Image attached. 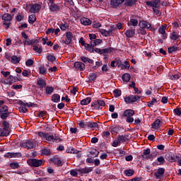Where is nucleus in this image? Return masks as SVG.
Instances as JSON below:
<instances>
[{
	"label": "nucleus",
	"instance_id": "1",
	"mask_svg": "<svg viewBox=\"0 0 181 181\" xmlns=\"http://www.w3.org/2000/svg\"><path fill=\"white\" fill-rule=\"evenodd\" d=\"M138 0H110V5L112 8H117L119 6L122 2H124L125 6H132L135 5Z\"/></svg>",
	"mask_w": 181,
	"mask_h": 181
},
{
	"label": "nucleus",
	"instance_id": "2",
	"mask_svg": "<svg viewBox=\"0 0 181 181\" xmlns=\"http://www.w3.org/2000/svg\"><path fill=\"white\" fill-rule=\"evenodd\" d=\"M36 141L33 139H28L24 142L20 144L21 148H25V149H35L36 148Z\"/></svg>",
	"mask_w": 181,
	"mask_h": 181
},
{
	"label": "nucleus",
	"instance_id": "3",
	"mask_svg": "<svg viewBox=\"0 0 181 181\" xmlns=\"http://www.w3.org/2000/svg\"><path fill=\"white\" fill-rule=\"evenodd\" d=\"M27 163L31 168H39L43 165V160H39L36 158H28L27 160Z\"/></svg>",
	"mask_w": 181,
	"mask_h": 181
},
{
	"label": "nucleus",
	"instance_id": "4",
	"mask_svg": "<svg viewBox=\"0 0 181 181\" xmlns=\"http://www.w3.org/2000/svg\"><path fill=\"white\" fill-rule=\"evenodd\" d=\"M124 100L126 104H134V103H136V101L141 100V96L134 95H126Z\"/></svg>",
	"mask_w": 181,
	"mask_h": 181
},
{
	"label": "nucleus",
	"instance_id": "5",
	"mask_svg": "<svg viewBox=\"0 0 181 181\" xmlns=\"http://www.w3.org/2000/svg\"><path fill=\"white\" fill-rule=\"evenodd\" d=\"M91 107H93L95 110H103V107H105V102L98 99L91 103Z\"/></svg>",
	"mask_w": 181,
	"mask_h": 181
},
{
	"label": "nucleus",
	"instance_id": "6",
	"mask_svg": "<svg viewBox=\"0 0 181 181\" xmlns=\"http://www.w3.org/2000/svg\"><path fill=\"white\" fill-rule=\"evenodd\" d=\"M139 26L140 29H147L148 30H151V32H153V30H155V28H152L150 23L146 21H140Z\"/></svg>",
	"mask_w": 181,
	"mask_h": 181
},
{
	"label": "nucleus",
	"instance_id": "7",
	"mask_svg": "<svg viewBox=\"0 0 181 181\" xmlns=\"http://www.w3.org/2000/svg\"><path fill=\"white\" fill-rule=\"evenodd\" d=\"M28 6L30 7V8L29 9L30 13H39V11H40V9L42 8V6L37 4H29L28 5H27L26 8H28Z\"/></svg>",
	"mask_w": 181,
	"mask_h": 181
},
{
	"label": "nucleus",
	"instance_id": "8",
	"mask_svg": "<svg viewBox=\"0 0 181 181\" xmlns=\"http://www.w3.org/2000/svg\"><path fill=\"white\" fill-rule=\"evenodd\" d=\"M73 40V33L71 32H66L65 33V40H62V43L65 45H70Z\"/></svg>",
	"mask_w": 181,
	"mask_h": 181
},
{
	"label": "nucleus",
	"instance_id": "9",
	"mask_svg": "<svg viewBox=\"0 0 181 181\" xmlns=\"http://www.w3.org/2000/svg\"><path fill=\"white\" fill-rule=\"evenodd\" d=\"M74 66L75 69L79 70V71H84V70H86V64L81 62H76Z\"/></svg>",
	"mask_w": 181,
	"mask_h": 181
},
{
	"label": "nucleus",
	"instance_id": "10",
	"mask_svg": "<svg viewBox=\"0 0 181 181\" xmlns=\"http://www.w3.org/2000/svg\"><path fill=\"white\" fill-rule=\"evenodd\" d=\"M49 160L57 166H63V162H62V160L60 158H59V156H54L53 158H50Z\"/></svg>",
	"mask_w": 181,
	"mask_h": 181
},
{
	"label": "nucleus",
	"instance_id": "11",
	"mask_svg": "<svg viewBox=\"0 0 181 181\" xmlns=\"http://www.w3.org/2000/svg\"><path fill=\"white\" fill-rule=\"evenodd\" d=\"M4 158H22V153L8 152L4 154Z\"/></svg>",
	"mask_w": 181,
	"mask_h": 181
},
{
	"label": "nucleus",
	"instance_id": "12",
	"mask_svg": "<svg viewBox=\"0 0 181 181\" xmlns=\"http://www.w3.org/2000/svg\"><path fill=\"white\" fill-rule=\"evenodd\" d=\"M76 172H78L81 175H87V173H90V172H93V169H91V167H89V168L86 167L83 168L77 169Z\"/></svg>",
	"mask_w": 181,
	"mask_h": 181
},
{
	"label": "nucleus",
	"instance_id": "13",
	"mask_svg": "<svg viewBox=\"0 0 181 181\" xmlns=\"http://www.w3.org/2000/svg\"><path fill=\"white\" fill-rule=\"evenodd\" d=\"M16 81H19L18 76H13L12 75H10L9 77L7 78V82H6V84L12 86V84H13V83H16Z\"/></svg>",
	"mask_w": 181,
	"mask_h": 181
},
{
	"label": "nucleus",
	"instance_id": "14",
	"mask_svg": "<svg viewBox=\"0 0 181 181\" xmlns=\"http://www.w3.org/2000/svg\"><path fill=\"white\" fill-rule=\"evenodd\" d=\"M38 136H40V138H44V139H45L48 142L49 141H51V139H53V137L50 136V135H49L48 133H45L43 132H39Z\"/></svg>",
	"mask_w": 181,
	"mask_h": 181
},
{
	"label": "nucleus",
	"instance_id": "15",
	"mask_svg": "<svg viewBox=\"0 0 181 181\" xmlns=\"http://www.w3.org/2000/svg\"><path fill=\"white\" fill-rule=\"evenodd\" d=\"M163 175H165V168H160L158 169L156 173H154V176L156 177V179H160Z\"/></svg>",
	"mask_w": 181,
	"mask_h": 181
},
{
	"label": "nucleus",
	"instance_id": "16",
	"mask_svg": "<svg viewBox=\"0 0 181 181\" xmlns=\"http://www.w3.org/2000/svg\"><path fill=\"white\" fill-rule=\"evenodd\" d=\"M112 32H114V27L111 26L110 29L108 30H102V35L103 36H105V37H108V36H111L112 35Z\"/></svg>",
	"mask_w": 181,
	"mask_h": 181
},
{
	"label": "nucleus",
	"instance_id": "17",
	"mask_svg": "<svg viewBox=\"0 0 181 181\" xmlns=\"http://www.w3.org/2000/svg\"><path fill=\"white\" fill-rule=\"evenodd\" d=\"M80 22L81 25H83V26H90V25L92 23L91 20L86 17L81 18Z\"/></svg>",
	"mask_w": 181,
	"mask_h": 181
},
{
	"label": "nucleus",
	"instance_id": "18",
	"mask_svg": "<svg viewBox=\"0 0 181 181\" xmlns=\"http://www.w3.org/2000/svg\"><path fill=\"white\" fill-rule=\"evenodd\" d=\"M133 115H135V111L132 109H127L124 111L123 117H125L127 118L128 117H132Z\"/></svg>",
	"mask_w": 181,
	"mask_h": 181
},
{
	"label": "nucleus",
	"instance_id": "19",
	"mask_svg": "<svg viewBox=\"0 0 181 181\" xmlns=\"http://www.w3.org/2000/svg\"><path fill=\"white\" fill-rule=\"evenodd\" d=\"M49 136H52V139L51 140H48V142H62V141H63L57 134L49 135Z\"/></svg>",
	"mask_w": 181,
	"mask_h": 181
},
{
	"label": "nucleus",
	"instance_id": "20",
	"mask_svg": "<svg viewBox=\"0 0 181 181\" xmlns=\"http://www.w3.org/2000/svg\"><path fill=\"white\" fill-rule=\"evenodd\" d=\"M126 37H134L135 36V29H129L124 32Z\"/></svg>",
	"mask_w": 181,
	"mask_h": 181
},
{
	"label": "nucleus",
	"instance_id": "21",
	"mask_svg": "<svg viewBox=\"0 0 181 181\" xmlns=\"http://www.w3.org/2000/svg\"><path fill=\"white\" fill-rule=\"evenodd\" d=\"M167 156H165V159L167 160H168V162H177L179 156L176 155V154H173L171 156H169L168 158H166Z\"/></svg>",
	"mask_w": 181,
	"mask_h": 181
},
{
	"label": "nucleus",
	"instance_id": "22",
	"mask_svg": "<svg viewBox=\"0 0 181 181\" xmlns=\"http://www.w3.org/2000/svg\"><path fill=\"white\" fill-rule=\"evenodd\" d=\"M89 153L90 154L88 155V158H97L100 152L95 148H92Z\"/></svg>",
	"mask_w": 181,
	"mask_h": 181
},
{
	"label": "nucleus",
	"instance_id": "23",
	"mask_svg": "<svg viewBox=\"0 0 181 181\" xmlns=\"http://www.w3.org/2000/svg\"><path fill=\"white\" fill-rule=\"evenodd\" d=\"M81 60L83 62V63H85L87 64V63H89V64H94V60L88 58V57H81Z\"/></svg>",
	"mask_w": 181,
	"mask_h": 181
},
{
	"label": "nucleus",
	"instance_id": "24",
	"mask_svg": "<svg viewBox=\"0 0 181 181\" xmlns=\"http://www.w3.org/2000/svg\"><path fill=\"white\" fill-rule=\"evenodd\" d=\"M159 103V100L156 98H153L152 100L149 102H147V107H149V108H152L155 104H158Z\"/></svg>",
	"mask_w": 181,
	"mask_h": 181
},
{
	"label": "nucleus",
	"instance_id": "25",
	"mask_svg": "<svg viewBox=\"0 0 181 181\" xmlns=\"http://www.w3.org/2000/svg\"><path fill=\"white\" fill-rule=\"evenodd\" d=\"M37 85L40 86V88H46V81L42 78H38L37 80Z\"/></svg>",
	"mask_w": 181,
	"mask_h": 181
},
{
	"label": "nucleus",
	"instance_id": "26",
	"mask_svg": "<svg viewBox=\"0 0 181 181\" xmlns=\"http://www.w3.org/2000/svg\"><path fill=\"white\" fill-rule=\"evenodd\" d=\"M11 134L8 129L1 128L0 129V136H8Z\"/></svg>",
	"mask_w": 181,
	"mask_h": 181
},
{
	"label": "nucleus",
	"instance_id": "27",
	"mask_svg": "<svg viewBox=\"0 0 181 181\" xmlns=\"http://www.w3.org/2000/svg\"><path fill=\"white\" fill-rule=\"evenodd\" d=\"M160 122H162L160 121V119H157L152 124L151 127L153 128V129H159V128H160Z\"/></svg>",
	"mask_w": 181,
	"mask_h": 181
},
{
	"label": "nucleus",
	"instance_id": "28",
	"mask_svg": "<svg viewBox=\"0 0 181 181\" xmlns=\"http://www.w3.org/2000/svg\"><path fill=\"white\" fill-rule=\"evenodd\" d=\"M2 20L4 21V22H11V21H12V15L9 13H4L2 16Z\"/></svg>",
	"mask_w": 181,
	"mask_h": 181
},
{
	"label": "nucleus",
	"instance_id": "29",
	"mask_svg": "<svg viewBox=\"0 0 181 181\" xmlns=\"http://www.w3.org/2000/svg\"><path fill=\"white\" fill-rule=\"evenodd\" d=\"M165 162V158H163V156H160L157 158L156 160V165H158V166L160 165H164Z\"/></svg>",
	"mask_w": 181,
	"mask_h": 181
},
{
	"label": "nucleus",
	"instance_id": "30",
	"mask_svg": "<svg viewBox=\"0 0 181 181\" xmlns=\"http://www.w3.org/2000/svg\"><path fill=\"white\" fill-rule=\"evenodd\" d=\"M41 153L42 155H45V156H50V155H52V151L47 148H44L41 149Z\"/></svg>",
	"mask_w": 181,
	"mask_h": 181
},
{
	"label": "nucleus",
	"instance_id": "31",
	"mask_svg": "<svg viewBox=\"0 0 181 181\" xmlns=\"http://www.w3.org/2000/svg\"><path fill=\"white\" fill-rule=\"evenodd\" d=\"M180 37V35H179L177 33H176V32L173 31L170 35V38L171 40H179Z\"/></svg>",
	"mask_w": 181,
	"mask_h": 181
},
{
	"label": "nucleus",
	"instance_id": "32",
	"mask_svg": "<svg viewBox=\"0 0 181 181\" xmlns=\"http://www.w3.org/2000/svg\"><path fill=\"white\" fill-rule=\"evenodd\" d=\"M91 103V98L88 97L82 100H81V105H88Z\"/></svg>",
	"mask_w": 181,
	"mask_h": 181
},
{
	"label": "nucleus",
	"instance_id": "33",
	"mask_svg": "<svg viewBox=\"0 0 181 181\" xmlns=\"http://www.w3.org/2000/svg\"><path fill=\"white\" fill-rule=\"evenodd\" d=\"M111 132H115V134H117L119 131H121V129H123L122 127L120 126H115V127H110V129Z\"/></svg>",
	"mask_w": 181,
	"mask_h": 181
},
{
	"label": "nucleus",
	"instance_id": "34",
	"mask_svg": "<svg viewBox=\"0 0 181 181\" xmlns=\"http://www.w3.org/2000/svg\"><path fill=\"white\" fill-rule=\"evenodd\" d=\"M128 136H129V135H118L117 136V139L121 142H127V141H128Z\"/></svg>",
	"mask_w": 181,
	"mask_h": 181
},
{
	"label": "nucleus",
	"instance_id": "35",
	"mask_svg": "<svg viewBox=\"0 0 181 181\" xmlns=\"http://www.w3.org/2000/svg\"><path fill=\"white\" fill-rule=\"evenodd\" d=\"M103 43V40L100 39H95L94 41H90V45L93 47L95 46H98V45H101Z\"/></svg>",
	"mask_w": 181,
	"mask_h": 181
},
{
	"label": "nucleus",
	"instance_id": "36",
	"mask_svg": "<svg viewBox=\"0 0 181 181\" xmlns=\"http://www.w3.org/2000/svg\"><path fill=\"white\" fill-rule=\"evenodd\" d=\"M146 4L148 6H153V8H159V3H157L156 1H146Z\"/></svg>",
	"mask_w": 181,
	"mask_h": 181
},
{
	"label": "nucleus",
	"instance_id": "37",
	"mask_svg": "<svg viewBox=\"0 0 181 181\" xmlns=\"http://www.w3.org/2000/svg\"><path fill=\"white\" fill-rule=\"evenodd\" d=\"M11 62L13 64H18V63H19V62H21V57H17L16 55H13L11 57Z\"/></svg>",
	"mask_w": 181,
	"mask_h": 181
},
{
	"label": "nucleus",
	"instance_id": "38",
	"mask_svg": "<svg viewBox=\"0 0 181 181\" xmlns=\"http://www.w3.org/2000/svg\"><path fill=\"white\" fill-rule=\"evenodd\" d=\"M36 22V16L35 14H31L28 16V23L30 25H33Z\"/></svg>",
	"mask_w": 181,
	"mask_h": 181
},
{
	"label": "nucleus",
	"instance_id": "39",
	"mask_svg": "<svg viewBox=\"0 0 181 181\" xmlns=\"http://www.w3.org/2000/svg\"><path fill=\"white\" fill-rule=\"evenodd\" d=\"M122 79L125 83H128L129 81V80H131V75L128 73H126V74L122 75Z\"/></svg>",
	"mask_w": 181,
	"mask_h": 181
},
{
	"label": "nucleus",
	"instance_id": "40",
	"mask_svg": "<svg viewBox=\"0 0 181 181\" xmlns=\"http://www.w3.org/2000/svg\"><path fill=\"white\" fill-rule=\"evenodd\" d=\"M88 79H89V81H90V83H93V82L94 83V81H95V80H97V74L90 73L89 74Z\"/></svg>",
	"mask_w": 181,
	"mask_h": 181
},
{
	"label": "nucleus",
	"instance_id": "41",
	"mask_svg": "<svg viewBox=\"0 0 181 181\" xmlns=\"http://www.w3.org/2000/svg\"><path fill=\"white\" fill-rule=\"evenodd\" d=\"M53 91H54L53 86H47L45 88V93L47 95H52V94H53Z\"/></svg>",
	"mask_w": 181,
	"mask_h": 181
},
{
	"label": "nucleus",
	"instance_id": "42",
	"mask_svg": "<svg viewBox=\"0 0 181 181\" xmlns=\"http://www.w3.org/2000/svg\"><path fill=\"white\" fill-rule=\"evenodd\" d=\"M49 9L52 12H56V11H60V6H57L56 4H50Z\"/></svg>",
	"mask_w": 181,
	"mask_h": 181
},
{
	"label": "nucleus",
	"instance_id": "43",
	"mask_svg": "<svg viewBox=\"0 0 181 181\" xmlns=\"http://www.w3.org/2000/svg\"><path fill=\"white\" fill-rule=\"evenodd\" d=\"M52 101H53V103H60V95L59 94L52 95Z\"/></svg>",
	"mask_w": 181,
	"mask_h": 181
},
{
	"label": "nucleus",
	"instance_id": "44",
	"mask_svg": "<svg viewBox=\"0 0 181 181\" xmlns=\"http://www.w3.org/2000/svg\"><path fill=\"white\" fill-rule=\"evenodd\" d=\"M179 50V47L172 46L168 48V52L170 54L175 53Z\"/></svg>",
	"mask_w": 181,
	"mask_h": 181
},
{
	"label": "nucleus",
	"instance_id": "45",
	"mask_svg": "<svg viewBox=\"0 0 181 181\" xmlns=\"http://www.w3.org/2000/svg\"><path fill=\"white\" fill-rule=\"evenodd\" d=\"M88 128L98 129V124L94 122H88Z\"/></svg>",
	"mask_w": 181,
	"mask_h": 181
},
{
	"label": "nucleus",
	"instance_id": "46",
	"mask_svg": "<svg viewBox=\"0 0 181 181\" xmlns=\"http://www.w3.org/2000/svg\"><path fill=\"white\" fill-rule=\"evenodd\" d=\"M66 152L67 153H74V154H77L78 153V151L77 149H75L73 147H69L68 148H66Z\"/></svg>",
	"mask_w": 181,
	"mask_h": 181
},
{
	"label": "nucleus",
	"instance_id": "47",
	"mask_svg": "<svg viewBox=\"0 0 181 181\" xmlns=\"http://www.w3.org/2000/svg\"><path fill=\"white\" fill-rule=\"evenodd\" d=\"M85 49L90 53H93L94 52V47H93V45H91V44H86L85 45Z\"/></svg>",
	"mask_w": 181,
	"mask_h": 181
},
{
	"label": "nucleus",
	"instance_id": "48",
	"mask_svg": "<svg viewBox=\"0 0 181 181\" xmlns=\"http://www.w3.org/2000/svg\"><path fill=\"white\" fill-rule=\"evenodd\" d=\"M124 175H126V176H134L135 171H134L133 170H131V169L124 170Z\"/></svg>",
	"mask_w": 181,
	"mask_h": 181
},
{
	"label": "nucleus",
	"instance_id": "49",
	"mask_svg": "<svg viewBox=\"0 0 181 181\" xmlns=\"http://www.w3.org/2000/svg\"><path fill=\"white\" fill-rule=\"evenodd\" d=\"M9 115H11V112H9V111L5 112L4 113H0V118L1 119H6V118H8Z\"/></svg>",
	"mask_w": 181,
	"mask_h": 181
},
{
	"label": "nucleus",
	"instance_id": "50",
	"mask_svg": "<svg viewBox=\"0 0 181 181\" xmlns=\"http://www.w3.org/2000/svg\"><path fill=\"white\" fill-rule=\"evenodd\" d=\"M113 94L116 98L118 97H121V94H122V92L119 89H115L113 90Z\"/></svg>",
	"mask_w": 181,
	"mask_h": 181
},
{
	"label": "nucleus",
	"instance_id": "51",
	"mask_svg": "<svg viewBox=\"0 0 181 181\" xmlns=\"http://www.w3.org/2000/svg\"><path fill=\"white\" fill-rule=\"evenodd\" d=\"M8 111H9V109L7 105H4L3 106H0V114L7 112Z\"/></svg>",
	"mask_w": 181,
	"mask_h": 181
},
{
	"label": "nucleus",
	"instance_id": "52",
	"mask_svg": "<svg viewBox=\"0 0 181 181\" xmlns=\"http://www.w3.org/2000/svg\"><path fill=\"white\" fill-rule=\"evenodd\" d=\"M158 33H160V35H165L166 33V26L162 25V27L158 29Z\"/></svg>",
	"mask_w": 181,
	"mask_h": 181
},
{
	"label": "nucleus",
	"instance_id": "53",
	"mask_svg": "<svg viewBox=\"0 0 181 181\" xmlns=\"http://www.w3.org/2000/svg\"><path fill=\"white\" fill-rule=\"evenodd\" d=\"M33 50L35 52H37V53H42L43 52V49L42 47H37V45H34L33 46Z\"/></svg>",
	"mask_w": 181,
	"mask_h": 181
},
{
	"label": "nucleus",
	"instance_id": "54",
	"mask_svg": "<svg viewBox=\"0 0 181 181\" xmlns=\"http://www.w3.org/2000/svg\"><path fill=\"white\" fill-rule=\"evenodd\" d=\"M47 60H48V62H51L52 63H53L56 60V57L52 54L47 55Z\"/></svg>",
	"mask_w": 181,
	"mask_h": 181
},
{
	"label": "nucleus",
	"instance_id": "55",
	"mask_svg": "<svg viewBox=\"0 0 181 181\" xmlns=\"http://www.w3.org/2000/svg\"><path fill=\"white\" fill-rule=\"evenodd\" d=\"M47 71V70H46V68H45V67H40L39 68V73H40V74H42L43 76H46V74H47V73L46 72Z\"/></svg>",
	"mask_w": 181,
	"mask_h": 181
},
{
	"label": "nucleus",
	"instance_id": "56",
	"mask_svg": "<svg viewBox=\"0 0 181 181\" xmlns=\"http://www.w3.org/2000/svg\"><path fill=\"white\" fill-rule=\"evenodd\" d=\"M78 125L80 127V128H88V122H80Z\"/></svg>",
	"mask_w": 181,
	"mask_h": 181
},
{
	"label": "nucleus",
	"instance_id": "57",
	"mask_svg": "<svg viewBox=\"0 0 181 181\" xmlns=\"http://www.w3.org/2000/svg\"><path fill=\"white\" fill-rule=\"evenodd\" d=\"M10 167L11 169H19V163H11Z\"/></svg>",
	"mask_w": 181,
	"mask_h": 181
},
{
	"label": "nucleus",
	"instance_id": "58",
	"mask_svg": "<svg viewBox=\"0 0 181 181\" xmlns=\"http://www.w3.org/2000/svg\"><path fill=\"white\" fill-rule=\"evenodd\" d=\"M33 63H35V62H33V59H29L25 62V65L28 67H30V66H33Z\"/></svg>",
	"mask_w": 181,
	"mask_h": 181
},
{
	"label": "nucleus",
	"instance_id": "59",
	"mask_svg": "<svg viewBox=\"0 0 181 181\" xmlns=\"http://www.w3.org/2000/svg\"><path fill=\"white\" fill-rule=\"evenodd\" d=\"M119 144H121V142L119 141V140L117 139H115L113 141V142L112 143V146H113V148H117V146H118L119 145Z\"/></svg>",
	"mask_w": 181,
	"mask_h": 181
},
{
	"label": "nucleus",
	"instance_id": "60",
	"mask_svg": "<svg viewBox=\"0 0 181 181\" xmlns=\"http://www.w3.org/2000/svg\"><path fill=\"white\" fill-rule=\"evenodd\" d=\"M122 69H125L126 70H129V62L127 61L124 62V64L122 65Z\"/></svg>",
	"mask_w": 181,
	"mask_h": 181
},
{
	"label": "nucleus",
	"instance_id": "61",
	"mask_svg": "<svg viewBox=\"0 0 181 181\" xmlns=\"http://www.w3.org/2000/svg\"><path fill=\"white\" fill-rule=\"evenodd\" d=\"M173 112L177 115V117H180L181 115V110L179 107H177L175 109L173 110Z\"/></svg>",
	"mask_w": 181,
	"mask_h": 181
},
{
	"label": "nucleus",
	"instance_id": "62",
	"mask_svg": "<svg viewBox=\"0 0 181 181\" xmlns=\"http://www.w3.org/2000/svg\"><path fill=\"white\" fill-rule=\"evenodd\" d=\"M3 128L9 129V123L6 122V120H4L2 124H1Z\"/></svg>",
	"mask_w": 181,
	"mask_h": 181
},
{
	"label": "nucleus",
	"instance_id": "63",
	"mask_svg": "<svg viewBox=\"0 0 181 181\" xmlns=\"http://www.w3.org/2000/svg\"><path fill=\"white\" fill-rule=\"evenodd\" d=\"M170 78V80H179L180 78V76L179 74L171 75Z\"/></svg>",
	"mask_w": 181,
	"mask_h": 181
},
{
	"label": "nucleus",
	"instance_id": "64",
	"mask_svg": "<svg viewBox=\"0 0 181 181\" xmlns=\"http://www.w3.org/2000/svg\"><path fill=\"white\" fill-rule=\"evenodd\" d=\"M130 23H132V26H138V21L135 18L130 19Z\"/></svg>",
	"mask_w": 181,
	"mask_h": 181
}]
</instances>
